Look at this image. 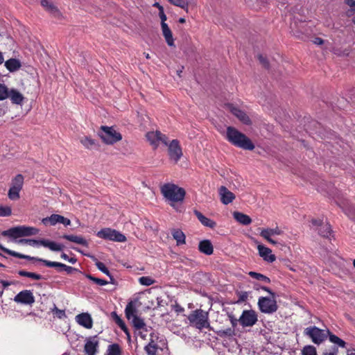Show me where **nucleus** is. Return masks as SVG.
I'll return each instance as SVG.
<instances>
[{
  "instance_id": "1",
  "label": "nucleus",
  "mask_w": 355,
  "mask_h": 355,
  "mask_svg": "<svg viewBox=\"0 0 355 355\" xmlns=\"http://www.w3.org/2000/svg\"><path fill=\"white\" fill-rule=\"evenodd\" d=\"M226 139L234 146L243 150H252L255 148L250 138L232 126L227 128Z\"/></svg>"
},
{
  "instance_id": "2",
  "label": "nucleus",
  "mask_w": 355,
  "mask_h": 355,
  "mask_svg": "<svg viewBox=\"0 0 355 355\" xmlns=\"http://www.w3.org/2000/svg\"><path fill=\"white\" fill-rule=\"evenodd\" d=\"M161 192L164 198L169 201L172 207H175V202H182L186 195L185 190L174 184L167 183L161 187Z\"/></svg>"
},
{
  "instance_id": "3",
  "label": "nucleus",
  "mask_w": 355,
  "mask_h": 355,
  "mask_svg": "<svg viewBox=\"0 0 355 355\" xmlns=\"http://www.w3.org/2000/svg\"><path fill=\"white\" fill-rule=\"evenodd\" d=\"M187 319L190 325L197 329L202 330L205 328L213 330L209 323V313L201 309L192 311L187 316Z\"/></svg>"
},
{
  "instance_id": "4",
  "label": "nucleus",
  "mask_w": 355,
  "mask_h": 355,
  "mask_svg": "<svg viewBox=\"0 0 355 355\" xmlns=\"http://www.w3.org/2000/svg\"><path fill=\"white\" fill-rule=\"evenodd\" d=\"M39 233V230L33 227L17 226L11 227L7 230L3 231L1 234L3 236H9L13 239H17L24 236L36 235Z\"/></svg>"
},
{
  "instance_id": "5",
  "label": "nucleus",
  "mask_w": 355,
  "mask_h": 355,
  "mask_svg": "<svg viewBox=\"0 0 355 355\" xmlns=\"http://www.w3.org/2000/svg\"><path fill=\"white\" fill-rule=\"evenodd\" d=\"M97 135L107 145H112L122 139L121 134L112 126L101 125Z\"/></svg>"
},
{
  "instance_id": "6",
  "label": "nucleus",
  "mask_w": 355,
  "mask_h": 355,
  "mask_svg": "<svg viewBox=\"0 0 355 355\" xmlns=\"http://www.w3.org/2000/svg\"><path fill=\"white\" fill-rule=\"evenodd\" d=\"M17 243L21 245H29L31 246H38L42 245L45 248H49L52 251H61L62 250L64 245L58 244L54 241H51L46 239L36 240L33 239H21L17 241Z\"/></svg>"
},
{
  "instance_id": "7",
  "label": "nucleus",
  "mask_w": 355,
  "mask_h": 355,
  "mask_svg": "<svg viewBox=\"0 0 355 355\" xmlns=\"http://www.w3.org/2000/svg\"><path fill=\"white\" fill-rule=\"evenodd\" d=\"M136 309L132 302L128 303L125 309V317L129 321H131L132 326L136 330L143 329L148 331L146 323L144 320L136 314Z\"/></svg>"
},
{
  "instance_id": "8",
  "label": "nucleus",
  "mask_w": 355,
  "mask_h": 355,
  "mask_svg": "<svg viewBox=\"0 0 355 355\" xmlns=\"http://www.w3.org/2000/svg\"><path fill=\"white\" fill-rule=\"evenodd\" d=\"M304 334L310 338L312 342L317 345H320L327 338V330L321 329L315 326L305 328Z\"/></svg>"
},
{
  "instance_id": "9",
  "label": "nucleus",
  "mask_w": 355,
  "mask_h": 355,
  "mask_svg": "<svg viewBox=\"0 0 355 355\" xmlns=\"http://www.w3.org/2000/svg\"><path fill=\"white\" fill-rule=\"evenodd\" d=\"M260 311L264 313H273L277 311L278 306L276 297H260L258 300Z\"/></svg>"
},
{
  "instance_id": "10",
  "label": "nucleus",
  "mask_w": 355,
  "mask_h": 355,
  "mask_svg": "<svg viewBox=\"0 0 355 355\" xmlns=\"http://www.w3.org/2000/svg\"><path fill=\"white\" fill-rule=\"evenodd\" d=\"M97 236L103 239L116 242H124L126 241V237L124 234L111 228L102 229L98 232Z\"/></svg>"
},
{
  "instance_id": "11",
  "label": "nucleus",
  "mask_w": 355,
  "mask_h": 355,
  "mask_svg": "<svg viewBox=\"0 0 355 355\" xmlns=\"http://www.w3.org/2000/svg\"><path fill=\"white\" fill-rule=\"evenodd\" d=\"M226 108L235 116L241 123L245 125H250L252 124V121L243 110H241L239 107L234 106L232 103L225 104Z\"/></svg>"
},
{
  "instance_id": "12",
  "label": "nucleus",
  "mask_w": 355,
  "mask_h": 355,
  "mask_svg": "<svg viewBox=\"0 0 355 355\" xmlns=\"http://www.w3.org/2000/svg\"><path fill=\"white\" fill-rule=\"evenodd\" d=\"M239 321L243 327H252L257 321V315L253 310H245Z\"/></svg>"
},
{
  "instance_id": "13",
  "label": "nucleus",
  "mask_w": 355,
  "mask_h": 355,
  "mask_svg": "<svg viewBox=\"0 0 355 355\" xmlns=\"http://www.w3.org/2000/svg\"><path fill=\"white\" fill-rule=\"evenodd\" d=\"M14 301L17 303L31 305L35 302V297L30 290H24L15 296Z\"/></svg>"
},
{
  "instance_id": "14",
  "label": "nucleus",
  "mask_w": 355,
  "mask_h": 355,
  "mask_svg": "<svg viewBox=\"0 0 355 355\" xmlns=\"http://www.w3.org/2000/svg\"><path fill=\"white\" fill-rule=\"evenodd\" d=\"M168 155L171 159L175 162L182 156V148L178 139H173L168 145Z\"/></svg>"
},
{
  "instance_id": "15",
  "label": "nucleus",
  "mask_w": 355,
  "mask_h": 355,
  "mask_svg": "<svg viewBox=\"0 0 355 355\" xmlns=\"http://www.w3.org/2000/svg\"><path fill=\"white\" fill-rule=\"evenodd\" d=\"M42 223L46 225L48 223H50L51 225H55L57 223H62L64 226L70 225L71 220L59 214H52L49 217L44 218L42 220Z\"/></svg>"
},
{
  "instance_id": "16",
  "label": "nucleus",
  "mask_w": 355,
  "mask_h": 355,
  "mask_svg": "<svg viewBox=\"0 0 355 355\" xmlns=\"http://www.w3.org/2000/svg\"><path fill=\"white\" fill-rule=\"evenodd\" d=\"M96 336L87 339L84 347V351L87 355H95L98 347V341L95 340Z\"/></svg>"
},
{
  "instance_id": "17",
  "label": "nucleus",
  "mask_w": 355,
  "mask_h": 355,
  "mask_svg": "<svg viewBox=\"0 0 355 355\" xmlns=\"http://www.w3.org/2000/svg\"><path fill=\"white\" fill-rule=\"evenodd\" d=\"M219 194L220 196V200L224 205L231 203L235 198V195L225 186H221L219 188Z\"/></svg>"
},
{
  "instance_id": "18",
  "label": "nucleus",
  "mask_w": 355,
  "mask_h": 355,
  "mask_svg": "<svg viewBox=\"0 0 355 355\" xmlns=\"http://www.w3.org/2000/svg\"><path fill=\"white\" fill-rule=\"evenodd\" d=\"M257 249L260 257H261L265 261L269 263H272L275 261L276 257L274 254H271L272 250L270 248L264 246L263 245L259 244L257 246Z\"/></svg>"
},
{
  "instance_id": "19",
  "label": "nucleus",
  "mask_w": 355,
  "mask_h": 355,
  "mask_svg": "<svg viewBox=\"0 0 355 355\" xmlns=\"http://www.w3.org/2000/svg\"><path fill=\"white\" fill-rule=\"evenodd\" d=\"M76 322L81 326L91 329L92 327L93 321L91 315L87 313L78 314L76 317Z\"/></svg>"
},
{
  "instance_id": "20",
  "label": "nucleus",
  "mask_w": 355,
  "mask_h": 355,
  "mask_svg": "<svg viewBox=\"0 0 355 355\" xmlns=\"http://www.w3.org/2000/svg\"><path fill=\"white\" fill-rule=\"evenodd\" d=\"M0 250H2L3 252H6V254H8L10 256H12L14 257L24 259H26L28 261H34L39 262L40 258H38V257H31L29 255L23 254L21 253L17 252L15 251L7 249V248H4L1 244H0Z\"/></svg>"
},
{
  "instance_id": "21",
  "label": "nucleus",
  "mask_w": 355,
  "mask_h": 355,
  "mask_svg": "<svg viewBox=\"0 0 355 355\" xmlns=\"http://www.w3.org/2000/svg\"><path fill=\"white\" fill-rule=\"evenodd\" d=\"M198 250L200 252L206 255H211L214 252L213 245L211 242L208 239H205L200 241L198 244Z\"/></svg>"
},
{
  "instance_id": "22",
  "label": "nucleus",
  "mask_w": 355,
  "mask_h": 355,
  "mask_svg": "<svg viewBox=\"0 0 355 355\" xmlns=\"http://www.w3.org/2000/svg\"><path fill=\"white\" fill-rule=\"evenodd\" d=\"M80 143L89 150H98L100 147L98 142L89 136L82 137Z\"/></svg>"
},
{
  "instance_id": "23",
  "label": "nucleus",
  "mask_w": 355,
  "mask_h": 355,
  "mask_svg": "<svg viewBox=\"0 0 355 355\" xmlns=\"http://www.w3.org/2000/svg\"><path fill=\"white\" fill-rule=\"evenodd\" d=\"M163 36L165 38L166 42L169 46H174V40L173 33L167 24H162L161 26Z\"/></svg>"
},
{
  "instance_id": "24",
  "label": "nucleus",
  "mask_w": 355,
  "mask_h": 355,
  "mask_svg": "<svg viewBox=\"0 0 355 355\" xmlns=\"http://www.w3.org/2000/svg\"><path fill=\"white\" fill-rule=\"evenodd\" d=\"M194 214L200 222L205 227L210 228H214L216 226V223L213 220H211L205 216L200 211L194 210Z\"/></svg>"
},
{
  "instance_id": "25",
  "label": "nucleus",
  "mask_w": 355,
  "mask_h": 355,
  "mask_svg": "<svg viewBox=\"0 0 355 355\" xmlns=\"http://www.w3.org/2000/svg\"><path fill=\"white\" fill-rule=\"evenodd\" d=\"M13 104L21 105L24 100V96L16 89H11L9 91V97Z\"/></svg>"
},
{
  "instance_id": "26",
  "label": "nucleus",
  "mask_w": 355,
  "mask_h": 355,
  "mask_svg": "<svg viewBox=\"0 0 355 355\" xmlns=\"http://www.w3.org/2000/svg\"><path fill=\"white\" fill-rule=\"evenodd\" d=\"M62 239L69 241L71 242L87 247L88 242L83 236L73 235V234H64Z\"/></svg>"
},
{
  "instance_id": "27",
  "label": "nucleus",
  "mask_w": 355,
  "mask_h": 355,
  "mask_svg": "<svg viewBox=\"0 0 355 355\" xmlns=\"http://www.w3.org/2000/svg\"><path fill=\"white\" fill-rule=\"evenodd\" d=\"M233 217L238 223L243 225H248L252 223L251 218L242 212L234 211Z\"/></svg>"
},
{
  "instance_id": "28",
  "label": "nucleus",
  "mask_w": 355,
  "mask_h": 355,
  "mask_svg": "<svg viewBox=\"0 0 355 355\" xmlns=\"http://www.w3.org/2000/svg\"><path fill=\"white\" fill-rule=\"evenodd\" d=\"M5 66L10 72H14L20 69L21 64L19 60L10 58L5 62Z\"/></svg>"
},
{
  "instance_id": "29",
  "label": "nucleus",
  "mask_w": 355,
  "mask_h": 355,
  "mask_svg": "<svg viewBox=\"0 0 355 355\" xmlns=\"http://www.w3.org/2000/svg\"><path fill=\"white\" fill-rule=\"evenodd\" d=\"M40 3L46 10L53 14L54 16L59 15V10L52 2L49 1V0H42Z\"/></svg>"
},
{
  "instance_id": "30",
  "label": "nucleus",
  "mask_w": 355,
  "mask_h": 355,
  "mask_svg": "<svg viewBox=\"0 0 355 355\" xmlns=\"http://www.w3.org/2000/svg\"><path fill=\"white\" fill-rule=\"evenodd\" d=\"M172 236L173 239L176 241L177 245H182L185 243V234L184 232L179 229H174L172 230Z\"/></svg>"
},
{
  "instance_id": "31",
  "label": "nucleus",
  "mask_w": 355,
  "mask_h": 355,
  "mask_svg": "<svg viewBox=\"0 0 355 355\" xmlns=\"http://www.w3.org/2000/svg\"><path fill=\"white\" fill-rule=\"evenodd\" d=\"M283 234V231L280 230L277 226L275 228H266L262 229L260 232L261 236H267L271 237L274 235H281Z\"/></svg>"
},
{
  "instance_id": "32",
  "label": "nucleus",
  "mask_w": 355,
  "mask_h": 355,
  "mask_svg": "<svg viewBox=\"0 0 355 355\" xmlns=\"http://www.w3.org/2000/svg\"><path fill=\"white\" fill-rule=\"evenodd\" d=\"M24 177L21 174H17L11 180L10 187L16 188L17 189L21 190L23 188Z\"/></svg>"
},
{
  "instance_id": "33",
  "label": "nucleus",
  "mask_w": 355,
  "mask_h": 355,
  "mask_svg": "<svg viewBox=\"0 0 355 355\" xmlns=\"http://www.w3.org/2000/svg\"><path fill=\"white\" fill-rule=\"evenodd\" d=\"M327 336H329V339L331 343L336 344L342 348H345L346 347V343L343 340L333 334L329 329H327Z\"/></svg>"
},
{
  "instance_id": "34",
  "label": "nucleus",
  "mask_w": 355,
  "mask_h": 355,
  "mask_svg": "<svg viewBox=\"0 0 355 355\" xmlns=\"http://www.w3.org/2000/svg\"><path fill=\"white\" fill-rule=\"evenodd\" d=\"M39 262L43 263L44 264V266H46L47 267L58 268L59 271L63 270V268L65 265V264L60 263V262L51 261H48L46 259H43L42 258H40Z\"/></svg>"
},
{
  "instance_id": "35",
  "label": "nucleus",
  "mask_w": 355,
  "mask_h": 355,
  "mask_svg": "<svg viewBox=\"0 0 355 355\" xmlns=\"http://www.w3.org/2000/svg\"><path fill=\"white\" fill-rule=\"evenodd\" d=\"M318 233L320 236L325 237V238H329V236L331 234V225L328 223H326L324 225H322L319 230Z\"/></svg>"
},
{
  "instance_id": "36",
  "label": "nucleus",
  "mask_w": 355,
  "mask_h": 355,
  "mask_svg": "<svg viewBox=\"0 0 355 355\" xmlns=\"http://www.w3.org/2000/svg\"><path fill=\"white\" fill-rule=\"evenodd\" d=\"M168 1L175 6L180 7L186 12H188V6L189 0H168Z\"/></svg>"
},
{
  "instance_id": "37",
  "label": "nucleus",
  "mask_w": 355,
  "mask_h": 355,
  "mask_svg": "<svg viewBox=\"0 0 355 355\" xmlns=\"http://www.w3.org/2000/svg\"><path fill=\"white\" fill-rule=\"evenodd\" d=\"M88 256L92 257L93 260L96 261L95 265L100 271H101L102 272H103L104 274H105L107 276H110V272L109 270L107 269V268L105 266V264L103 263L98 261L94 256H90V255H88Z\"/></svg>"
},
{
  "instance_id": "38",
  "label": "nucleus",
  "mask_w": 355,
  "mask_h": 355,
  "mask_svg": "<svg viewBox=\"0 0 355 355\" xmlns=\"http://www.w3.org/2000/svg\"><path fill=\"white\" fill-rule=\"evenodd\" d=\"M249 275L254 278V279H256L259 281H261V282H265V283H270V279L269 277L261 274V273H259V272H253V271H251L249 273Z\"/></svg>"
},
{
  "instance_id": "39",
  "label": "nucleus",
  "mask_w": 355,
  "mask_h": 355,
  "mask_svg": "<svg viewBox=\"0 0 355 355\" xmlns=\"http://www.w3.org/2000/svg\"><path fill=\"white\" fill-rule=\"evenodd\" d=\"M121 351L118 344H112L108 346L106 355H121Z\"/></svg>"
},
{
  "instance_id": "40",
  "label": "nucleus",
  "mask_w": 355,
  "mask_h": 355,
  "mask_svg": "<svg viewBox=\"0 0 355 355\" xmlns=\"http://www.w3.org/2000/svg\"><path fill=\"white\" fill-rule=\"evenodd\" d=\"M21 190L17 189L16 188L10 187L8 196L11 200H17L20 198L19 192Z\"/></svg>"
},
{
  "instance_id": "41",
  "label": "nucleus",
  "mask_w": 355,
  "mask_h": 355,
  "mask_svg": "<svg viewBox=\"0 0 355 355\" xmlns=\"http://www.w3.org/2000/svg\"><path fill=\"white\" fill-rule=\"evenodd\" d=\"M302 355H317L316 348L311 345H306L302 349Z\"/></svg>"
},
{
  "instance_id": "42",
  "label": "nucleus",
  "mask_w": 355,
  "mask_h": 355,
  "mask_svg": "<svg viewBox=\"0 0 355 355\" xmlns=\"http://www.w3.org/2000/svg\"><path fill=\"white\" fill-rule=\"evenodd\" d=\"M158 135H160L159 131L148 132L146 133V136L148 141H149L151 144H155L157 141Z\"/></svg>"
},
{
  "instance_id": "43",
  "label": "nucleus",
  "mask_w": 355,
  "mask_h": 355,
  "mask_svg": "<svg viewBox=\"0 0 355 355\" xmlns=\"http://www.w3.org/2000/svg\"><path fill=\"white\" fill-rule=\"evenodd\" d=\"M9 91L4 84L0 83V101H3L9 97Z\"/></svg>"
},
{
  "instance_id": "44",
  "label": "nucleus",
  "mask_w": 355,
  "mask_h": 355,
  "mask_svg": "<svg viewBox=\"0 0 355 355\" xmlns=\"http://www.w3.org/2000/svg\"><path fill=\"white\" fill-rule=\"evenodd\" d=\"M139 282L143 286H148L153 284L155 282V280L148 276H142L139 278Z\"/></svg>"
},
{
  "instance_id": "45",
  "label": "nucleus",
  "mask_w": 355,
  "mask_h": 355,
  "mask_svg": "<svg viewBox=\"0 0 355 355\" xmlns=\"http://www.w3.org/2000/svg\"><path fill=\"white\" fill-rule=\"evenodd\" d=\"M85 277L88 279L92 281L94 283H95V284H96L98 285H100V286H105V285L108 284V282L106 280L95 277L92 276L90 274H86Z\"/></svg>"
},
{
  "instance_id": "46",
  "label": "nucleus",
  "mask_w": 355,
  "mask_h": 355,
  "mask_svg": "<svg viewBox=\"0 0 355 355\" xmlns=\"http://www.w3.org/2000/svg\"><path fill=\"white\" fill-rule=\"evenodd\" d=\"M216 334L220 337L225 336H232L234 335V328H227L226 329H221L216 331Z\"/></svg>"
},
{
  "instance_id": "47",
  "label": "nucleus",
  "mask_w": 355,
  "mask_h": 355,
  "mask_svg": "<svg viewBox=\"0 0 355 355\" xmlns=\"http://www.w3.org/2000/svg\"><path fill=\"white\" fill-rule=\"evenodd\" d=\"M158 345H147L144 347V350L148 355H156Z\"/></svg>"
},
{
  "instance_id": "48",
  "label": "nucleus",
  "mask_w": 355,
  "mask_h": 355,
  "mask_svg": "<svg viewBox=\"0 0 355 355\" xmlns=\"http://www.w3.org/2000/svg\"><path fill=\"white\" fill-rule=\"evenodd\" d=\"M12 214V209L8 206H0V216H9Z\"/></svg>"
},
{
  "instance_id": "49",
  "label": "nucleus",
  "mask_w": 355,
  "mask_h": 355,
  "mask_svg": "<svg viewBox=\"0 0 355 355\" xmlns=\"http://www.w3.org/2000/svg\"><path fill=\"white\" fill-rule=\"evenodd\" d=\"M111 316L119 327H123L125 324L123 320L117 315L115 311L111 313Z\"/></svg>"
},
{
  "instance_id": "50",
  "label": "nucleus",
  "mask_w": 355,
  "mask_h": 355,
  "mask_svg": "<svg viewBox=\"0 0 355 355\" xmlns=\"http://www.w3.org/2000/svg\"><path fill=\"white\" fill-rule=\"evenodd\" d=\"M257 58H258V60H259L260 63L262 64V66L265 69H269L270 64H269V61H268V60L267 59L266 57H264L261 54H259L257 55Z\"/></svg>"
},
{
  "instance_id": "51",
  "label": "nucleus",
  "mask_w": 355,
  "mask_h": 355,
  "mask_svg": "<svg viewBox=\"0 0 355 355\" xmlns=\"http://www.w3.org/2000/svg\"><path fill=\"white\" fill-rule=\"evenodd\" d=\"M345 3L351 8V10L349 11L351 13L348 15L353 14L355 12V0H345Z\"/></svg>"
},
{
  "instance_id": "52",
  "label": "nucleus",
  "mask_w": 355,
  "mask_h": 355,
  "mask_svg": "<svg viewBox=\"0 0 355 355\" xmlns=\"http://www.w3.org/2000/svg\"><path fill=\"white\" fill-rule=\"evenodd\" d=\"M162 141L164 145L166 146H168L169 144H168V137L162 134L161 132H160V135H158V138H157V141Z\"/></svg>"
},
{
  "instance_id": "53",
  "label": "nucleus",
  "mask_w": 355,
  "mask_h": 355,
  "mask_svg": "<svg viewBox=\"0 0 355 355\" xmlns=\"http://www.w3.org/2000/svg\"><path fill=\"white\" fill-rule=\"evenodd\" d=\"M338 348L336 347H333L330 352H324L322 355H337Z\"/></svg>"
},
{
  "instance_id": "54",
  "label": "nucleus",
  "mask_w": 355,
  "mask_h": 355,
  "mask_svg": "<svg viewBox=\"0 0 355 355\" xmlns=\"http://www.w3.org/2000/svg\"><path fill=\"white\" fill-rule=\"evenodd\" d=\"M311 223L312 225L315 226V227H321L323 225L322 221L320 219L313 218V219H311Z\"/></svg>"
},
{
  "instance_id": "55",
  "label": "nucleus",
  "mask_w": 355,
  "mask_h": 355,
  "mask_svg": "<svg viewBox=\"0 0 355 355\" xmlns=\"http://www.w3.org/2000/svg\"><path fill=\"white\" fill-rule=\"evenodd\" d=\"M28 277L32 278L33 279H36V280H40V279H44L41 275H39V274H37L35 272H30Z\"/></svg>"
},
{
  "instance_id": "56",
  "label": "nucleus",
  "mask_w": 355,
  "mask_h": 355,
  "mask_svg": "<svg viewBox=\"0 0 355 355\" xmlns=\"http://www.w3.org/2000/svg\"><path fill=\"white\" fill-rule=\"evenodd\" d=\"M260 288L264 291H266L270 294V296L277 297L276 293L272 291L270 288L266 286H260Z\"/></svg>"
},
{
  "instance_id": "57",
  "label": "nucleus",
  "mask_w": 355,
  "mask_h": 355,
  "mask_svg": "<svg viewBox=\"0 0 355 355\" xmlns=\"http://www.w3.org/2000/svg\"><path fill=\"white\" fill-rule=\"evenodd\" d=\"M63 270L66 271L68 274H71L74 271H77L78 270L75 268H73L71 266H69L67 265H64V267L63 268Z\"/></svg>"
},
{
  "instance_id": "58",
  "label": "nucleus",
  "mask_w": 355,
  "mask_h": 355,
  "mask_svg": "<svg viewBox=\"0 0 355 355\" xmlns=\"http://www.w3.org/2000/svg\"><path fill=\"white\" fill-rule=\"evenodd\" d=\"M229 318H230L231 324L232 325V327L234 328L237 325V322H238L239 320L236 319L234 317V315H232L231 314L229 315Z\"/></svg>"
},
{
  "instance_id": "59",
  "label": "nucleus",
  "mask_w": 355,
  "mask_h": 355,
  "mask_svg": "<svg viewBox=\"0 0 355 355\" xmlns=\"http://www.w3.org/2000/svg\"><path fill=\"white\" fill-rule=\"evenodd\" d=\"M248 298V293L246 292L242 293L240 296L239 301V302H245Z\"/></svg>"
},
{
  "instance_id": "60",
  "label": "nucleus",
  "mask_w": 355,
  "mask_h": 355,
  "mask_svg": "<svg viewBox=\"0 0 355 355\" xmlns=\"http://www.w3.org/2000/svg\"><path fill=\"white\" fill-rule=\"evenodd\" d=\"M159 16L160 17V19H161V25L162 24H166L165 21H166L167 19V17H166V15H165V13H159Z\"/></svg>"
},
{
  "instance_id": "61",
  "label": "nucleus",
  "mask_w": 355,
  "mask_h": 355,
  "mask_svg": "<svg viewBox=\"0 0 355 355\" xmlns=\"http://www.w3.org/2000/svg\"><path fill=\"white\" fill-rule=\"evenodd\" d=\"M121 330L126 334L128 339H130V334L129 332L128 329L127 328L126 325L124 324L123 327H120Z\"/></svg>"
},
{
  "instance_id": "62",
  "label": "nucleus",
  "mask_w": 355,
  "mask_h": 355,
  "mask_svg": "<svg viewBox=\"0 0 355 355\" xmlns=\"http://www.w3.org/2000/svg\"><path fill=\"white\" fill-rule=\"evenodd\" d=\"M264 239H266L267 241H268L270 243L272 244V245H276L277 244V242L276 241H275L274 239H272L271 237H269V236H262Z\"/></svg>"
},
{
  "instance_id": "63",
  "label": "nucleus",
  "mask_w": 355,
  "mask_h": 355,
  "mask_svg": "<svg viewBox=\"0 0 355 355\" xmlns=\"http://www.w3.org/2000/svg\"><path fill=\"white\" fill-rule=\"evenodd\" d=\"M31 272L25 271V270H19L18 274L21 277H28Z\"/></svg>"
},
{
  "instance_id": "64",
  "label": "nucleus",
  "mask_w": 355,
  "mask_h": 355,
  "mask_svg": "<svg viewBox=\"0 0 355 355\" xmlns=\"http://www.w3.org/2000/svg\"><path fill=\"white\" fill-rule=\"evenodd\" d=\"M314 43L318 45H321L324 43V40L320 37H315L314 40Z\"/></svg>"
}]
</instances>
